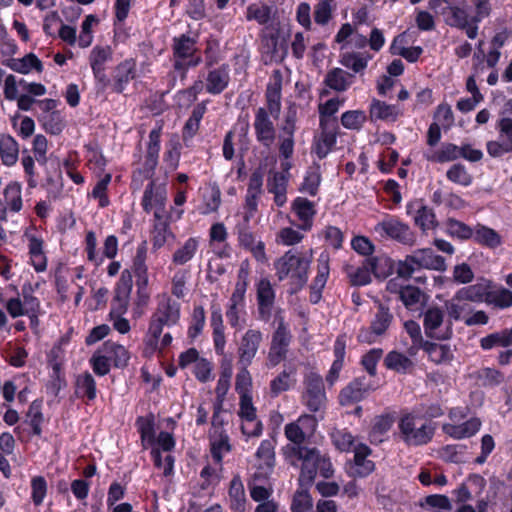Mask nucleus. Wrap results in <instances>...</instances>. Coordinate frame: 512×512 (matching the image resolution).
<instances>
[{
	"instance_id": "1",
	"label": "nucleus",
	"mask_w": 512,
	"mask_h": 512,
	"mask_svg": "<svg viewBox=\"0 0 512 512\" xmlns=\"http://www.w3.org/2000/svg\"><path fill=\"white\" fill-rule=\"evenodd\" d=\"M162 125H156L149 133V140L146 145L144 162L139 174L145 179L150 180L147 184L141 206L146 213H150L153 208L155 224L154 228L159 233H165L168 230L169 216L166 215L167 188L165 183H157L153 176L159 163V153L161 149Z\"/></svg>"
},
{
	"instance_id": "2",
	"label": "nucleus",
	"mask_w": 512,
	"mask_h": 512,
	"mask_svg": "<svg viewBox=\"0 0 512 512\" xmlns=\"http://www.w3.org/2000/svg\"><path fill=\"white\" fill-rule=\"evenodd\" d=\"M219 399L214 407L211 428L208 433L210 455L206 456V465L200 472L199 487L203 491L213 490L221 481L224 457V420L220 415L223 392L218 389Z\"/></svg>"
},
{
	"instance_id": "3",
	"label": "nucleus",
	"mask_w": 512,
	"mask_h": 512,
	"mask_svg": "<svg viewBox=\"0 0 512 512\" xmlns=\"http://www.w3.org/2000/svg\"><path fill=\"white\" fill-rule=\"evenodd\" d=\"M429 8L438 13L447 26L464 31L469 39L477 37L479 22H474L475 16L471 15L466 0H429Z\"/></svg>"
},
{
	"instance_id": "4",
	"label": "nucleus",
	"mask_w": 512,
	"mask_h": 512,
	"mask_svg": "<svg viewBox=\"0 0 512 512\" xmlns=\"http://www.w3.org/2000/svg\"><path fill=\"white\" fill-rule=\"evenodd\" d=\"M173 68L184 78L189 68L202 62L200 50L197 47V37L189 34L175 36L172 40Z\"/></svg>"
},
{
	"instance_id": "5",
	"label": "nucleus",
	"mask_w": 512,
	"mask_h": 512,
	"mask_svg": "<svg viewBox=\"0 0 512 512\" xmlns=\"http://www.w3.org/2000/svg\"><path fill=\"white\" fill-rule=\"evenodd\" d=\"M309 264L310 262L299 253L289 250L275 262L276 276L279 281L289 277L291 284L301 289L308 280Z\"/></svg>"
},
{
	"instance_id": "6",
	"label": "nucleus",
	"mask_w": 512,
	"mask_h": 512,
	"mask_svg": "<svg viewBox=\"0 0 512 512\" xmlns=\"http://www.w3.org/2000/svg\"><path fill=\"white\" fill-rule=\"evenodd\" d=\"M399 437L407 446H424L431 442L435 433L432 423H424L416 427V416L413 413H404L398 420Z\"/></svg>"
},
{
	"instance_id": "7",
	"label": "nucleus",
	"mask_w": 512,
	"mask_h": 512,
	"mask_svg": "<svg viewBox=\"0 0 512 512\" xmlns=\"http://www.w3.org/2000/svg\"><path fill=\"white\" fill-rule=\"evenodd\" d=\"M394 321V316L390 308L384 303L377 301V311L375 312L370 325L368 327H361L357 334V341L359 343L373 344L377 342L379 337L384 336L391 324Z\"/></svg>"
},
{
	"instance_id": "8",
	"label": "nucleus",
	"mask_w": 512,
	"mask_h": 512,
	"mask_svg": "<svg viewBox=\"0 0 512 512\" xmlns=\"http://www.w3.org/2000/svg\"><path fill=\"white\" fill-rule=\"evenodd\" d=\"M249 274V265L247 262H243L238 270L235 289L230 298V307L228 311H226V316L229 318L230 325L239 329H242L245 324L244 319L242 322L240 321L239 313L245 306V293L248 286Z\"/></svg>"
},
{
	"instance_id": "9",
	"label": "nucleus",
	"mask_w": 512,
	"mask_h": 512,
	"mask_svg": "<svg viewBox=\"0 0 512 512\" xmlns=\"http://www.w3.org/2000/svg\"><path fill=\"white\" fill-rule=\"evenodd\" d=\"M181 304L168 295H163L151 314L148 325L163 332L164 327L171 328L179 324Z\"/></svg>"
},
{
	"instance_id": "10",
	"label": "nucleus",
	"mask_w": 512,
	"mask_h": 512,
	"mask_svg": "<svg viewBox=\"0 0 512 512\" xmlns=\"http://www.w3.org/2000/svg\"><path fill=\"white\" fill-rule=\"evenodd\" d=\"M302 402L312 413H317L326 406L327 395L322 376L311 371L304 376Z\"/></svg>"
},
{
	"instance_id": "11",
	"label": "nucleus",
	"mask_w": 512,
	"mask_h": 512,
	"mask_svg": "<svg viewBox=\"0 0 512 512\" xmlns=\"http://www.w3.org/2000/svg\"><path fill=\"white\" fill-rule=\"evenodd\" d=\"M292 341V332L286 331L284 327L275 329L272 332L266 358V366L268 368H274L286 360Z\"/></svg>"
},
{
	"instance_id": "12",
	"label": "nucleus",
	"mask_w": 512,
	"mask_h": 512,
	"mask_svg": "<svg viewBox=\"0 0 512 512\" xmlns=\"http://www.w3.org/2000/svg\"><path fill=\"white\" fill-rule=\"evenodd\" d=\"M339 135V125L319 123V132L313 137L311 152L319 160L325 159L335 149Z\"/></svg>"
},
{
	"instance_id": "13",
	"label": "nucleus",
	"mask_w": 512,
	"mask_h": 512,
	"mask_svg": "<svg viewBox=\"0 0 512 512\" xmlns=\"http://www.w3.org/2000/svg\"><path fill=\"white\" fill-rule=\"evenodd\" d=\"M374 391V387L366 376H358L344 386L338 395V402L346 407L357 404L366 399Z\"/></svg>"
},
{
	"instance_id": "14",
	"label": "nucleus",
	"mask_w": 512,
	"mask_h": 512,
	"mask_svg": "<svg viewBox=\"0 0 512 512\" xmlns=\"http://www.w3.org/2000/svg\"><path fill=\"white\" fill-rule=\"evenodd\" d=\"M238 415L242 420L241 431L243 435L246 437H259L262 434L263 424L257 419L252 395H241Z\"/></svg>"
},
{
	"instance_id": "15",
	"label": "nucleus",
	"mask_w": 512,
	"mask_h": 512,
	"mask_svg": "<svg viewBox=\"0 0 512 512\" xmlns=\"http://www.w3.org/2000/svg\"><path fill=\"white\" fill-rule=\"evenodd\" d=\"M499 134V141L491 140L486 144L487 153L498 158L512 152V118L501 117L495 125Z\"/></svg>"
},
{
	"instance_id": "16",
	"label": "nucleus",
	"mask_w": 512,
	"mask_h": 512,
	"mask_svg": "<svg viewBox=\"0 0 512 512\" xmlns=\"http://www.w3.org/2000/svg\"><path fill=\"white\" fill-rule=\"evenodd\" d=\"M375 231L404 245H412L415 241V235L410 227L395 217L379 222L375 226Z\"/></svg>"
},
{
	"instance_id": "17",
	"label": "nucleus",
	"mask_w": 512,
	"mask_h": 512,
	"mask_svg": "<svg viewBox=\"0 0 512 512\" xmlns=\"http://www.w3.org/2000/svg\"><path fill=\"white\" fill-rule=\"evenodd\" d=\"M444 321V312L441 308L429 307L423 313L424 332L428 338L437 340H448L452 337V322L449 321L444 331H437Z\"/></svg>"
},
{
	"instance_id": "18",
	"label": "nucleus",
	"mask_w": 512,
	"mask_h": 512,
	"mask_svg": "<svg viewBox=\"0 0 512 512\" xmlns=\"http://www.w3.org/2000/svg\"><path fill=\"white\" fill-rule=\"evenodd\" d=\"M222 242H224V223L217 222L210 228L209 247L215 255V257L210 258L208 263V276L210 278H212V273L219 275L224 273V266L221 263L224 256V248L219 247V244Z\"/></svg>"
},
{
	"instance_id": "19",
	"label": "nucleus",
	"mask_w": 512,
	"mask_h": 512,
	"mask_svg": "<svg viewBox=\"0 0 512 512\" xmlns=\"http://www.w3.org/2000/svg\"><path fill=\"white\" fill-rule=\"evenodd\" d=\"M253 127L257 141L262 146L270 148L275 141L276 130L266 108L257 109Z\"/></svg>"
},
{
	"instance_id": "20",
	"label": "nucleus",
	"mask_w": 512,
	"mask_h": 512,
	"mask_svg": "<svg viewBox=\"0 0 512 512\" xmlns=\"http://www.w3.org/2000/svg\"><path fill=\"white\" fill-rule=\"evenodd\" d=\"M137 76V64L134 58H127L116 65L112 75V92L121 94L130 81Z\"/></svg>"
},
{
	"instance_id": "21",
	"label": "nucleus",
	"mask_w": 512,
	"mask_h": 512,
	"mask_svg": "<svg viewBox=\"0 0 512 512\" xmlns=\"http://www.w3.org/2000/svg\"><path fill=\"white\" fill-rule=\"evenodd\" d=\"M406 210L408 215H413L415 225L423 232L435 229L438 226L433 208L425 205L421 200L408 203Z\"/></svg>"
},
{
	"instance_id": "22",
	"label": "nucleus",
	"mask_w": 512,
	"mask_h": 512,
	"mask_svg": "<svg viewBox=\"0 0 512 512\" xmlns=\"http://www.w3.org/2000/svg\"><path fill=\"white\" fill-rule=\"evenodd\" d=\"M257 306L259 319L268 322L272 316L275 301V291L267 278H262L257 284Z\"/></svg>"
},
{
	"instance_id": "23",
	"label": "nucleus",
	"mask_w": 512,
	"mask_h": 512,
	"mask_svg": "<svg viewBox=\"0 0 512 512\" xmlns=\"http://www.w3.org/2000/svg\"><path fill=\"white\" fill-rule=\"evenodd\" d=\"M275 444L276 440L274 438L264 439L257 448L256 457L264 462L266 471H262L264 467L260 466L253 474L254 481L261 482L266 480L268 474L273 471L275 466Z\"/></svg>"
},
{
	"instance_id": "24",
	"label": "nucleus",
	"mask_w": 512,
	"mask_h": 512,
	"mask_svg": "<svg viewBox=\"0 0 512 512\" xmlns=\"http://www.w3.org/2000/svg\"><path fill=\"white\" fill-rule=\"evenodd\" d=\"M263 334L260 330L249 329L241 338L238 354L240 362L246 367L251 364L259 346L262 342Z\"/></svg>"
},
{
	"instance_id": "25",
	"label": "nucleus",
	"mask_w": 512,
	"mask_h": 512,
	"mask_svg": "<svg viewBox=\"0 0 512 512\" xmlns=\"http://www.w3.org/2000/svg\"><path fill=\"white\" fill-rule=\"evenodd\" d=\"M354 466L351 469V476L365 478L375 470V463L367 459L372 454L371 448L364 444H357L354 449Z\"/></svg>"
},
{
	"instance_id": "26",
	"label": "nucleus",
	"mask_w": 512,
	"mask_h": 512,
	"mask_svg": "<svg viewBox=\"0 0 512 512\" xmlns=\"http://www.w3.org/2000/svg\"><path fill=\"white\" fill-rule=\"evenodd\" d=\"M97 384L93 375L85 371L78 374L74 382V395L82 400L86 405L92 404L97 398Z\"/></svg>"
},
{
	"instance_id": "27",
	"label": "nucleus",
	"mask_w": 512,
	"mask_h": 512,
	"mask_svg": "<svg viewBox=\"0 0 512 512\" xmlns=\"http://www.w3.org/2000/svg\"><path fill=\"white\" fill-rule=\"evenodd\" d=\"M292 212L297 216L301 222L298 226L303 231L311 230L313 226V219L316 215L314 202L305 197H296L291 204Z\"/></svg>"
},
{
	"instance_id": "28",
	"label": "nucleus",
	"mask_w": 512,
	"mask_h": 512,
	"mask_svg": "<svg viewBox=\"0 0 512 512\" xmlns=\"http://www.w3.org/2000/svg\"><path fill=\"white\" fill-rule=\"evenodd\" d=\"M492 281L482 278L475 284L459 289L454 296V300L470 301L482 303L487 300V295L491 287Z\"/></svg>"
},
{
	"instance_id": "29",
	"label": "nucleus",
	"mask_w": 512,
	"mask_h": 512,
	"mask_svg": "<svg viewBox=\"0 0 512 512\" xmlns=\"http://www.w3.org/2000/svg\"><path fill=\"white\" fill-rule=\"evenodd\" d=\"M334 360L326 374L325 380L332 387L339 379L340 372L344 367V359L346 355V339L344 335H339L333 346Z\"/></svg>"
},
{
	"instance_id": "30",
	"label": "nucleus",
	"mask_w": 512,
	"mask_h": 512,
	"mask_svg": "<svg viewBox=\"0 0 512 512\" xmlns=\"http://www.w3.org/2000/svg\"><path fill=\"white\" fill-rule=\"evenodd\" d=\"M334 360L326 374L325 380L332 387L339 379L340 372L344 367V359L346 355V339L344 335H339L333 346Z\"/></svg>"
},
{
	"instance_id": "31",
	"label": "nucleus",
	"mask_w": 512,
	"mask_h": 512,
	"mask_svg": "<svg viewBox=\"0 0 512 512\" xmlns=\"http://www.w3.org/2000/svg\"><path fill=\"white\" fill-rule=\"evenodd\" d=\"M219 364H220V367H219V378H218L217 387H216V398L212 402L204 401L198 406L196 419H195V423L197 426H203L208 423V416H209L210 410L211 409L213 411L215 410L214 409L215 404L219 399L218 389H220V392L224 393V358L222 360H220ZM222 398L224 399V396ZM223 405H224V400L222 401V406ZM222 412H223V407L221 408L220 415L224 419ZM213 415H214V413L212 414V416Z\"/></svg>"
},
{
	"instance_id": "32",
	"label": "nucleus",
	"mask_w": 512,
	"mask_h": 512,
	"mask_svg": "<svg viewBox=\"0 0 512 512\" xmlns=\"http://www.w3.org/2000/svg\"><path fill=\"white\" fill-rule=\"evenodd\" d=\"M280 37V28L266 26L261 34L260 41L262 45L263 52L270 55L271 59H275L278 56L280 49L283 50L281 57L287 54V46L282 47L279 44Z\"/></svg>"
},
{
	"instance_id": "33",
	"label": "nucleus",
	"mask_w": 512,
	"mask_h": 512,
	"mask_svg": "<svg viewBox=\"0 0 512 512\" xmlns=\"http://www.w3.org/2000/svg\"><path fill=\"white\" fill-rule=\"evenodd\" d=\"M394 421V416L390 413L376 416L368 433L369 442L373 445L383 443L386 440V435L392 428Z\"/></svg>"
},
{
	"instance_id": "34",
	"label": "nucleus",
	"mask_w": 512,
	"mask_h": 512,
	"mask_svg": "<svg viewBox=\"0 0 512 512\" xmlns=\"http://www.w3.org/2000/svg\"><path fill=\"white\" fill-rule=\"evenodd\" d=\"M28 238V254L30 264L36 272H44L47 269V256L44 252V241L36 235H29Z\"/></svg>"
},
{
	"instance_id": "35",
	"label": "nucleus",
	"mask_w": 512,
	"mask_h": 512,
	"mask_svg": "<svg viewBox=\"0 0 512 512\" xmlns=\"http://www.w3.org/2000/svg\"><path fill=\"white\" fill-rule=\"evenodd\" d=\"M413 256L419 265L420 270H446L445 258L436 254L431 248L417 249L413 252Z\"/></svg>"
},
{
	"instance_id": "36",
	"label": "nucleus",
	"mask_w": 512,
	"mask_h": 512,
	"mask_svg": "<svg viewBox=\"0 0 512 512\" xmlns=\"http://www.w3.org/2000/svg\"><path fill=\"white\" fill-rule=\"evenodd\" d=\"M282 77L279 71H275L274 81L268 83L266 88V102L268 113L277 118L281 110Z\"/></svg>"
},
{
	"instance_id": "37",
	"label": "nucleus",
	"mask_w": 512,
	"mask_h": 512,
	"mask_svg": "<svg viewBox=\"0 0 512 512\" xmlns=\"http://www.w3.org/2000/svg\"><path fill=\"white\" fill-rule=\"evenodd\" d=\"M3 64L20 74H28L31 70L39 73L43 71V64L34 53H29L22 58H10Z\"/></svg>"
},
{
	"instance_id": "38",
	"label": "nucleus",
	"mask_w": 512,
	"mask_h": 512,
	"mask_svg": "<svg viewBox=\"0 0 512 512\" xmlns=\"http://www.w3.org/2000/svg\"><path fill=\"white\" fill-rule=\"evenodd\" d=\"M354 78L353 74L335 67L327 72L324 84L336 92H344L352 85Z\"/></svg>"
},
{
	"instance_id": "39",
	"label": "nucleus",
	"mask_w": 512,
	"mask_h": 512,
	"mask_svg": "<svg viewBox=\"0 0 512 512\" xmlns=\"http://www.w3.org/2000/svg\"><path fill=\"white\" fill-rule=\"evenodd\" d=\"M384 366L399 374H409L414 369V362L405 354L392 350L384 358Z\"/></svg>"
},
{
	"instance_id": "40",
	"label": "nucleus",
	"mask_w": 512,
	"mask_h": 512,
	"mask_svg": "<svg viewBox=\"0 0 512 512\" xmlns=\"http://www.w3.org/2000/svg\"><path fill=\"white\" fill-rule=\"evenodd\" d=\"M486 304L500 310L508 309L512 307V291L492 282Z\"/></svg>"
},
{
	"instance_id": "41",
	"label": "nucleus",
	"mask_w": 512,
	"mask_h": 512,
	"mask_svg": "<svg viewBox=\"0 0 512 512\" xmlns=\"http://www.w3.org/2000/svg\"><path fill=\"white\" fill-rule=\"evenodd\" d=\"M369 114L372 122L377 120L396 121L400 115V111L396 105L373 99L370 104Z\"/></svg>"
},
{
	"instance_id": "42",
	"label": "nucleus",
	"mask_w": 512,
	"mask_h": 512,
	"mask_svg": "<svg viewBox=\"0 0 512 512\" xmlns=\"http://www.w3.org/2000/svg\"><path fill=\"white\" fill-rule=\"evenodd\" d=\"M421 349L427 353L429 360L437 365L450 363L454 358L449 344L425 341Z\"/></svg>"
},
{
	"instance_id": "43",
	"label": "nucleus",
	"mask_w": 512,
	"mask_h": 512,
	"mask_svg": "<svg viewBox=\"0 0 512 512\" xmlns=\"http://www.w3.org/2000/svg\"><path fill=\"white\" fill-rule=\"evenodd\" d=\"M135 425L140 434L143 449H147L148 445H154L156 442L154 415L150 413L146 416L137 417Z\"/></svg>"
},
{
	"instance_id": "44",
	"label": "nucleus",
	"mask_w": 512,
	"mask_h": 512,
	"mask_svg": "<svg viewBox=\"0 0 512 512\" xmlns=\"http://www.w3.org/2000/svg\"><path fill=\"white\" fill-rule=\"evenodd\" d=\"M101 347L103 353L110 357V362L113 363L115 368H124L128 365L130 356L128 350L123 345L108 340Z\"/></svg>"
},
{
	"instance_id": "45",
	"label": "nucleus",
	"mask_w": 512,
	"mask_h": 512,
	"mask_svg": "<svg viewBox=\"0 0 512 512\" xmlns=\"http://www.w3.org/2000/svg\"><path fill=\"white\" fill-rule=\"evenodd\" d=\"M321 181L322 176L320 172V165L314 163L306 170L303 181L300 184L298 190L301 193H306L309 196L314 197L319 192Z\"/></svg>"
},
{
	"instance_id": "46",
	"label": "nucleus",
	"mask_w": 512,
	"mask_h": 512,
	"mask_svg": "<svg viewBox=\"0 0 512 512\" xmlns=\"http://www.w3.org/2000/svg\"><path fill=\"white\" fill-rule=\"evenodd\" d=\"M230 505L232 512H245L247 499L242 481L239 477H234L229 486Z\"/></svg>"
},
{
	"instance_id": "47",
	"label": "nucleus",
	"mask_w": 512,
	"mask_h": 512,
	"mask_svg": "<svg viewBox=\"0 0 512 512\" xmlns=\"http://www.w3.org/2000/svg\"><path fill=\"white\" fill-rule=\"evenodd\" d=\"M472 239L476 243L490 249H495L501 245V236L499 233L496 230L482 224H477Z\"/></svg>"
},
{
	"instance_id": "48",
	"label": "nucleus",
	"mask_w": 512,
	"mask_h": 512,
	"mask_svg": "<svg viewBox=\"0 0 512 512\" xmlns=\"http://www.w3.org/2000/svg\"><path fill=\"white\" fill-rule=\"evenodd\" d=\"M318 452L319 450L313 447L302 460L300 480L308 485H311L317 476Z\"/></svg>"
},
{
	"instance_id": "49",
	"label": "nucleus",
	"mask_w": 512,
	"mask_h": 512,
	"mask_svg": "<svg viewBox=\"0 0 512 512\" xmlns=\"http://www.w3.org/2000/svg\"><path fill=\"white\" fill-rule=\"evenodd\" d=\"M345 99L334 97L327 100L325 103L319 104V123L339 125L338 118L334 115L338 112L339 108L344 105Z\"/></svg>"
},
{
	"instance_id": "50",
	"label": "nucleus",
	"mask_w": 512,
	"mask_h": 512,
	"mask_svg": "<svg viewBox=\"0 0 512 512\" xmlns=\"http://www.w3.org/2000/svg\"><path fill=\"white\" fill-rule=\"evenodd\" d=\"M222 313L219 306L212 305L210 324L213 328V338L216 352L224 354V328L222 326Z\"/></svg>"
},
{
	"instance_id": "51",
	"label": "nucleus",
	"mask_w": 512,
	"mask_h": 512,
	"mask_svg": "<svg viewBox=\"0 0 512 512\" xmlns=\"http://www.w3.org/2000/svg\"><path fill=\"white\" fill-rule=\"evenodd\" d=\"M19 147L16 140L10 135L0 138V158L5 166H12L18 160Z\"/></svg>"
},
{
	"instance_id": "52",
	"label": "nucleus",
	"mask_w": 512,
	"mask_h": 512,
	"mask_svg": "<svg viewBox=\"0 0 512 512\" xmlns=\"http://www.w3.org/2000/svg\"><path fill=\"white\" fill-rule=\"evenodd\" d=\"M202 204L197 210L202 215H208L218 210L221 204V192L217 187H206L202 191Z\"/></svg>"
},
{
	"instance_id": "53",
	"label": "nucleus",
	"mask_w": 512,
	"mask_h": 512,
	"mask_svg": "<svg viewBox=\"0 0 512 512\" xmlns=\"http://www.w3.org/2000/svg\"><path fill=\"white\" fill-rule=\"evenodd\" d=\"M418 505L427 511L432 512H449L452 504L448 496L443 494H431L419 500Z\"/></svg>"
},
{
	"instance_id": "54",
	"label": "nucleus",
	"mask_w": 512,
	"mask_h": 512,
	"mask_svg": "<svg viewBox=\"0 0 512 512\" xmlns=\"http://www.w3.org/2000/svg\"><path fill=\"white\" fill-rule=\"evenodd\" d=\"M112 181V174L106 173L101 177L94 185L92 191L88 193V197H91L98 202L99 208H106L110 205V198L108 195V188Z\"/></svg>"
},
{
	"instance_id": "55",
	"label": "nucleus",
	"mask_w": 512,
	"mask_h": 512,
	"mask_svg": "<svg viewBox=\"0 0 512 512\" xmlns=\"http://www.w3.org/2000/svg\"><path fill=\"white\" fill-rule=\"evenodd\" d=\"M512 345V327L499 332L488 334L480 339V347L490 350L496 346L509 347Z\"/></svg>"
},
{
	"instance_id": "56",
	"label": "nucleus",
	"mask_w": 512,
	"mask_h": 512,
	"mask_svg": "<svg viewBox=\"0 0 512 512\" xmlns=\"http://www.w3.org/2000/svg\"><path fill=\"white\" fill-rule=\"evenodd\" d=\"M474 230L475 229L466 223L455 218H448L446 220V233L452 238H457L462 241L472 239Z\"/></svg>"
},
{
	"instance_id": "57",
	"label": "nucleus",
	"mask_w": 512,
	"mask_h": 512,
	"mask_svg": "<svg viewBox=\"0 0 512 512\" xmlns=\"http://www.w3.org/2000/svg\"><path fill=\"white\" fill-rule=\"evenodd\" d=\"M460 147L453 143L442 144L439 150L427 156V160L434 163H446L460 158Z\"/></svg>"
},
{
	"instance_id": "58",
	"label": "nucleus",
	"mask_w": 512,
	"mask_h": 512,
	"mask_svg": "<svg viewBox=\"0 0 512 512\" xmlns=\"http://www.w3.org/2000/svg\"><path fill=\"white\" fill-rule=\"evenodd\" d=\"M113 57V50L111 46L96 45L92 48L89 55V64L91 70L106 68L107 62L111 61Z\"/></svg>"
},
{
	"instance_id": "59",
	"label": "nucleus",
	"mask_w": 512,
	"mask_h": 512,
	"mask_svg": "<svg viewBox=\"0 0 512 512\" xmlns=\"http://www.w3.org/2000/svg\"><path fill=\"white\" fill-rule=\"evenodd\" d=\"M296 373L295 367L289 371L284 369L270 382V394L272 397L279 396L282 392L288 391L292 385L291 377Z\"/></svg>"
},
{
	"instance_id": "60",
	"label": "nucleus",
	"mask_w": 512,
	"mask_h": 512,
	"mask_svg": "<svg viewBox=\"0 0 512 512\" xmlns=\"http://www.w3.org/2000/svg\"><path fill=\"white\" fill-rule=\"evenodd\" d=\"M198 250V241L196 238H188L184 244L179 247L172 256V262L175 265H184L189 262Z\"/></svg>"
},
{
	"instance_id": "61",
	"label": "nucleus",
	"mask_w": 512,
	"mask_h": 512,
	"mask_svg": "<svg viewBox=\"0 0 512 512\" xmlns=\"http://www.w3.org/2000/svg\"><path fill=\"white\" fill-rule=\"evenodd\" d=\"M366 265L371 274L376 278L385 279L391 273L392 265L388 257H368L365 259Z\"/></svg>"
},
{
	"instance_id": "62",
	"label": "nucleus",
	"mask_w": 512,
	"mask_h": 512,
	"mask_svg": "<svg viewBox=\"0 0 512 512\" xmlns=\"http://www.w3.org/2000/svg\"><path fill=\"white\" fill-rule=\"evenodd\" d=\"M21 191V184L16 181L10 182L4 189V198L6 205L12 212L17 213L22 209L23 203Z\"/></svg>"
},
{
	"instance_id": "63",
	"label": "nucleus",
	"mask_w": 512,
	"mask_h": 512,
	"mask_svg": "<svg viewBox=\"0 0 512 512\" xmlns=\"http://www.w3.org/2000/svg\"><path fill=\"white\" fill-rule=\"evenodd\" d=\"M367 121V115L363 110H347L342 113L341 125L348 130L360 131Z\"/></svg>"
},
{
	"instance_id": "64",
	"label": "nucleus",
	"mask_w": 512,
	"mask_h": 512,
	"mask_svg": "<svg viewBox=\"0 0 512 512\" xmlns=\"http://www.w3.org/2000/svg\"><path fill=\"white\" fill-rule=\"evenodd\" d=\"M31 501L35 507L43 504L48 493V483L44 476H33L30 481Z\"/></svg>"
}]
</instances>
